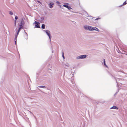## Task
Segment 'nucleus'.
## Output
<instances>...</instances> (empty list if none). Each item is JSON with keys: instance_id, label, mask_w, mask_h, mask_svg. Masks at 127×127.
<instances>
[{"instance_id": "obj_13", "label": "nucleus", "mask_w": 127, "mask_h": 127, "mask_svg": "<svg viewBox=\"0 0 127 127\" xmlns=\"http://www.w3.org/2000/svg\"><path fill=\"white\" fill-rule=\"evenodd\" d=\"M103 60H104V65H105V66L106 67H107V66L106 64L105 59H104Z\"/></svg>"}, {"instance_id": "obj_12", "label": "nucleus", "mask_w": 127, "mask_h": 127, "mask_svg": "<svg viewBox=\"0 0 127 127\" xmlns=\"http://www.w3.org/2000/svg\"><path fill=\"white\" fill-rule=\"evenodd\" d=\"M67 9L69 10H71L72 9L70 6H69Z\"/></svg>"}, {"instance_id": "obj_2", "label": "nucleus", "mask_w": 127, "mask_h": 127, "mask_svg": "<svg viewBox=\"0 0 127 127\" xmlns=\"http://www.w3.org/2000/svg\"><path fill=\"white\" fill-rule=\"evenodd\" d=\"M86 56L85 55H83L80 56H79L77 57L76 59H84L86 58Z\"/></svg>"}, {"instance_id": "obj_3", "label": "nucleus", "mask_w": 127, "mask_h": 127, "mask_svg": "<svg viewBox=\"0 0 127 127\" xmlns=\"http://www.w3.org/2000/svg\"><path fill=\"white\" fill-rule=\"evenodd\" d=\"M90 31L95 30L97 31H99V30L95 27H91L90 28Z\"/></svg>"}, {"instance_id": "obj_15", "label": "nucleus", "mask_w": 127, "mask_h": 127, "mask_svg": "<svg viewBox=\"0 0 127 127\" xmlns=\"http://www.w3.org/2000/svg\"><path fill=\"white\" fill-rule=\"evenodd\" d=\"M15 19L16 20H17V19H18V17L17 16H15Z\"/></svg>"}, {"instance_id": "obj_8", "label": "nucleus", "mask_w": 127, "mask_h": 127, "mask_svg": "<svg viewBox=\"0 0 127 127\" xmlns=\"http://www.w3.org/2000/svg\"><path fill=\"white\" fill-rule=\"evenodd\" d=\"M27 21V20H25V21H24V19H22V21H21V24H24L25 23H26V22L25 21Z\"/></svg>"}, {"instance_id": "obj_1", "label": "nucleus", "mask_w": 127, "mask_h": 127, "mask_svg": "<svg viewBox=\"0 0 127 127\" xmlns=\"http://www.w3.org/2000/svg\"><path fill=\"white\" fill-rule=\"evenodd\" d=\"M23 25H24V24H18L17 27L15 30L17 32V34L16 36L15 39V43L17 41V37L20 32L21 29L25 28Z\"/></svg>"}, {"instance_id": "obj_7", "label": "nucleus", "mask_w": 127, "mask_h": 127, "mask_svg": "<svg viewBox=\"0 0 127 127\" xmlns=\"http://www.w3.org/2000/svg\"><path fill=\"white\" fill-rule=\"evenodd\" d=\"M68 3H66L64 4L63 5V6L64 7H65L67 8L69 6L68 5Z\"/></svg>"}, {"instance_id": "obj_14", "label": "nucleus", "mask_w": 127, "mask_h": 127, "mask_svg": "<svg viewBox=\"0 0 127 127\" xmlns=\"http://www.w3.org/2000/svg\"><path fill=\"white\" fill-rule=\"evenodd\" d=\"M9 14L11 15H13V13L11 11L9 12Z\"/></svg>"}, {"instance_id": "obj_6", "label": "nucleus", "mask_w": 127, "mask_h": 127, "mask_svg": "<svg viewBox=\"0 0 127 127\" xmlns=\"http://www.w3.org/2000/svg\"><path fill=\"white\" fill-rule=\"evenodd\" d=\"M91 27H90L89 26H84V28L86 30H89L90 31V28Z\"/></svg>"}, {"instance_id": "obj_9", "label": "nucleus", "mask_w": 127, "mask_h": 127, "mask_svg": "<svg viewBox=\"0 0 127 127\" xmlns=\"http://www.w3.org/2000/svg\"><path fill=\"white\" fill-rule=\"evenodd\" d=\"M111 108L113 109H118L117 107L116 106H113Z\"/></svg>"}, {"instance_id": "obj_18", "label": "nucleus", "mask_w": 127, "mask_h": 127, "mask_svg": "<svg viewBox=\"0 0 127 127\" xmlns=\"http://www.w3.org/2000/svg\"><path fill=\"white\" fill-rule=\"evenodd\" d=\"M37 2L40 3L41 4H42V3L41 2H40V1H37Z\"/></svg>"}, {"instance_id": "obj_16", "label": "nucleus", "mask_w": 127, "mask_h": 127, "mask_svg": "<svg viewBox=\"0 0 127 127\" xmlns=\"http://www.w3.org/2000/svg\"><path fill=\"white\" fill-rule=\"evenodd\" d=\"M39 87L40 88H44L45 87V86H39Z\"/></svg>"}, {"instance_id": "obj_23", "label": "nucleus", "mask_w": 127, "mask_h": 127, "mask_svg": "<svg viewBox=\"0 0 127 127\" xmlns=\"http://www.w3.org/2000/svg\"><path fill=\"white\" fill-rule=\"evenodd\" d=\"M44 18L43 17H42L41 18V19L42 20H43L44 19Z\"/></svg>"}, {"instance_id": "obj_17", "label": "nucleus", "mask_w": 127, "mask_h": 127, "mask_svg": "<svg viewBox=\"0 0 127 127\" xmlns=\"http://www.w3.org/2000/svg\"><path fill=\"white\" fill-rule=\"evenodd\" d=\"M126 4V1L124 2V3H123V5H125Z\"/></svg>"}, {"instance_id": "obj_5", "label": "nucleus", "mask_w": 127, "mask_h": 127, "mask_svg": "<svg viewBox=\"0 0 127 127\" xmlns=\"http://www.w3.org/2000/svg\"><path fill=\"white\" fill-rule=\"evenodd\" d=\"M53 5L54 3H50L49 4V7L51 8H52L53 7Z\"/></svg>"}, {"instance_id": "obj_21", "label": "nucleus", "mask_w": 127, "mask_h": 127, "mask_svg": "<svg viewBox=\"0 0 127 127\" xmlns=\"http://www.w3.org/2000/svg\"><path fill=\"white\" fill-rule=\"evenodd\" d=\"M63 57L64 58V53H63Z\"/></svg>"}, {"instance_id": "obj_4", "label": "nucleus", "mask_w": 127, "mask_h": 127, "mask_svg": "<svg viewBox=\"0 0 127 127\" xmlns=\"http://www.w3.org/2000/svg\"><path fill=\"white\" fill-rule=\"evenodd\" d=\"M46 33L49 36L50 39H51V36L50 34V32L48 31H46Z\"/></svg>"}, {"instance_id": "obj_22", "label": "nucleus", "mask_w": 127, "mask_h": 127, "mask_svg": "<svg viewBox=\"0 0 127 127\" xmlns=\"http://www.w3.org/2000/svg\"><path fill=\"white\" fill-rule=\"evenodd\" d=\"M33 24H38L37 23V22H36L35 21V22L34 23H33Z\"/></svg>"}, {"instance_id": "obj_20", "label": "nucleus", "mask_w": 127, "mask_h": 127, "mask_svg": "<svg viewBox=\"0 0 127 127\" xmlns=\"http://www.w3.org/2000/svg\"><path fill=\"white\" fill-rule=\"evenodd\" d=\"M59 6L61 8H63V7H62L60 5H59Z\"/></svg>"}, {"instance_id": "obj_10", "label": "nucleus", "mask_w": 127, "mask_h": 127, "mask_svg": "<svg viewBox=\"0 0 127 127\" xmlns=\"http://www.w3.org/2000/svg\"><path fill=\"white\" fill-rule=\"evenodd\" d=\"M35 27L39 28H40L39 24H36L35 26Z\"/></svg>"}, {"instance_id": "obj_24", "label": "nucleus", "mask_w": 127, "mask_h": 127, "mask_svg": "<svg viewBox=\"0 0 127 127\" xmlns=\"http://www.w3.org/2000/svg\"><path fill=\"white\" fill-rule=\"evenodd\" d=\"M99 18H96V19H95V20H97L98 19H99Z\"/></svg>"}, {"instance_id": "obj_11", "label": "nucleus", "mask_w": 127, "mask_h": 127, "mask_svg": "<svg viewBox=\"0 0 127 127\" xmlns=\"http://www.w3.org/2000/svg\"><path fill=\"white\" fill-rule=\"evenodd\" d=\"M41 27H42V28L43 29H44L45 27V26L44 25V24H42Z\"/></svg>"}, {"instance_id": "obj_19", "label": "nucleus", "mask_w": 127, "mask_h": 127, "mask_svg": "<svg viewBox=\"0 0 127 127\" xmlns=\"http://www.w3.org/2000/svg\"><path fill=\"white\" fill-rule=\"evenodd\" d=\"M56 3L57 4H59L60 3V2L59 1H57Z\"/></svg>"}]
</instances>
